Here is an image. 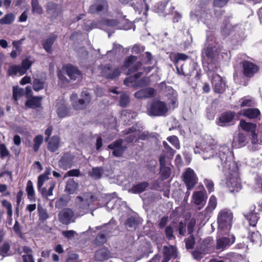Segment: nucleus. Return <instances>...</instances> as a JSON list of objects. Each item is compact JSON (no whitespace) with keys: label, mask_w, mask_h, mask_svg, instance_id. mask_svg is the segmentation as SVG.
<instances>
[{"label":"nucleus","mask_w":262,"mask_h":262,"mask_svg":"<svg viewBox=\"0 0 262 262\" xmlns=\"http://www.w3.org/2000/svg\"><path fill=\"white\" fill-rule=\"evenodd\" d=\"M212 64H209L208 66V74L211 72V84L214 93L216 94H223L225 92L226 88L228 87L226 81L223 79V77L220 75L215 73L217 70V67L215 66L212 68Z\"/></svg>","instance_id":"nucleus-3"},{"label":"nucleus","mask_w":262,"mask_h":262,"mask_svg":"<svg viewBox=\"0 0 262 262\" xmlns=\"http://www.w3.org/2000/svg\"><path fill=\"white\" fill-rule=\"evenodd\" d=\"M32 7V12L38 15H41L43 13L42 7L39 5L38 0H31V2Z\"/></svg>","instance_id":"nucleus-44"},{"label":"nucleus","mask_w":262,"mask_h":262,"mask_svg":"<svg viewBox=\"0 0 262 262\" xmlns=\"http://www.w3.org/2000/svg\"><path fill=\"white\" fill-rule=\"evenodd\" d=\"M18 73H19L20 75L25 74V72L23 71V68L20 66H11L8 69V73L9 75H16Z\"/></svg>","instance_id":"nucleus-47"},{"label":"nucleus","mask_w":262,"mask_h":262,"mask_svg":"<svg viewBox=\"0 0 262 262\" xmlns=\"http://www.w3.org/2000/svg\"><path fill=\"white\" fill-rule=\"evenodd\" d=\"M248 143V136L247 134L239 133L233 138V144L237 148L243 147Z\"/></svg>","instance_id":"nucleus-21"},{"label":"nucleus","mask_w":262,"mask_h":262,"mask_svg":"<svg viewBox=\"0 0 262 262\" xmlns=\"http://www.w3.org/2000/svg\"><path fill=\"white\" fill-rule=\"evenodd\" d=\"M238 115L243 116L250 120L260 119L261 113L259 110L257 108H248L243 109L238 112Z\"/></svg>","instance_id":"nucleus-14"},{"label":"nucleus","mask_w":262,"mask_h":262,"mask_svg":"<svg viewBox=\"0 0 262 262\" xmlns=\"http://www.w3.org/2000/svg\"><path fill=\"white\" fill-rule=\"evenodd\" d=\"M161 176L163 180L167 179L171 173V169L169 167L164 166L160 167Z\"/></svg>","instance_id":"nucleus-62"},{"label":"nucleus","mask_w":262,"mask_h":262,"mask_svg":"<svg viewBox=\"0 0 262 262\" xmlns=\"http://www.w3.org/2000/svg\"><path fill=\"white\" fill-rule=\"evenodd\" d=\"M204 194L202 191H196L193 192L192 198L194 203L197 205L202 204L204 201Z\"/></svg>","instance_id":"nucleus-45"},{"label":"nucleus","mask_w":262,"mask_h":262,"mask_svg":"<svg viewBox=\"0 0 262 262\" xmlns=\"http://www.w3.org/2000/svg\"><path fill=\"white\" fill-rule=\"evenodd\" d=\"M234 242V237L231 241L230 238L227 237H221L217 239L216 241V248L217 250H223L227 247L230 246Z\"/></svg>","instance_id":"nucleus-26"},{"label":"nucleus","mask_w":262,"mask_h":262,"mask_svg":"<svg viewBox=\"0 0 262 262\" xmlns=\"http://www.w3.org/2000/svg\"><path fill=\"white\" fill-rule=\"evenodd\" d=\"M241 64L243 75L249 78L253 77L259 70V68L257 64L250 61L244 60L242 62Z\"/></svg>","instance_id":"nucleus-7"},{"label":"nucleus","mask_w":262,"mask_h":262,"mask_svg":"<svg viewBox=\"0 0 262 262\" xmlns=\"http://www.w3.org/2000/svg\"><path fill=\"white\" fill-rule=\"evenodd\" d=\"M102 24L108 27H115L119 24V21L116 19L105 18L102 20Z\"/></svg>","instance_id":"nucleus-60"},{"label":"nucleus","mask_w":262,"mask_h":262,"mask_svg":"<svg viewBox=\"0 0 262 262\" xmlns=\"http://www.w3.org/2000/svg\"><path fill=\"white\" fill-rule=\"evenodd\" d=\"M125 225L129 228H136L139 225V221L138 218L132 216L127 219Z\"/></svg>","instance_id":"nucleus-46"},{"label":"nucleus","mask_w":262,"mask_h":262,"mask_svg":"<svg viewBox=\"0 0 262 262\" xmlns=\"http://www.w3.org/2000/svg\"><path fill=\"white\" fill-rule=\"evenodd\" d=\"M169 58L175 65L179 75H183L185 77L191 75L190 72L187 70L188 64L184 62L189 58L188 55L181 53H171Z\"/></svg>","instance_id":"nucleus-2"},{"label":"nucleus","mask_w":262,"mask_h":262,"mask_svg":"<svg viewBox=\"0 0 262 262\" xmlns=\"http://www.w3.org/2000/svg\"><path fill=\"white\" fill-rule=\"evenodd\" d=\"M183 181L185 184L187 189L191 190L197 184L198 178L194 170L188 168L182 174Z\"/></svg>","instance_id":"nucleus-5"},{"label":"nucleus","mask_w":262,"mask_h":262,"mask_svg":"<svg viewBox=\"0 0 262 262\" xmlns=\"http://www.w3.org/2000/svg\"><path fill=\"white\" fill-rule=\"evenodd\" d=\"M156 91L152 88L148 87L137 91L134 94V97L137 99L149 98L154 97Z\"/></svg>","instance_id":"nucleus-18"},{"label":"nucleus","mask_w":262,"mask_h":262,"mask_svg":"<svg viewBox=\"0 0 262 262\" xmlns=\"http://www.w3.org/2000/svg\"><path fill=\"white\" fill-rule=\"evenodd\" d=\"M176 252V250L173 248H170L165 246L163 247V259L162 262H168L172 256H174L175 258L176 256L174 255Z\"/></svg>","instance_id":"nucleus-33"},{"label":"nucleus","mask_w":262,"mask_h":262,"mask_svg":"<svg viewBox=\"0 0 262 262\" xmlns=\"http://www.w3.org/2000/svg\"><path fill=\"white\" fill-rule=\"evenodd\" d=\"M198 20L202 21L210 28L211 25L212 15L210 8V4L207 0H201L194 13Z\"/></svg>","instance_id":"nucleus-1"},{"label":"nucleus","mask_w":262,"mask_h":262,"mask_svg":"<svg viewBox=\"0 0 262 262\" xmlns=\"http://www.w3.org/2000/svg\"><path fill=\"white\" fill-rule=\"evenodd\" d=\"M233 31V27L230 24L228 18L225 17L221 28V33L225 37L230 35Z\"/></svg>","instance_id":"nucleus-30"},{"label":"nucleus","mask_w":262,"mask_h":262,"mask_svg":"<svg viewBox=\"0 0 262 262\" xmlns=\"http://www.w3.org/2000/svg\"><path fill=\"white\" fill-rule=\"evenodd\" d=\"M203 54L208 59L212 61L215 57L214 48L212 47H207L204 50Z\"/></svg>","instance_id":"nucleus-56"},{"label":"nucleus","mask_w":262,"mask_h":262,"mask_svg":"<svg viewBox=\"0 0 262 262\" xmlns=\"http://www.w3.org/2000/svg\"><path fill=\"white\" fill-rule=\"evenodd\" d=\"M64 69L67 74L71 80H76L77 76L81 75L80 70L77 67H74L71 64H67L64 67Z\"/></svg>","instance_id":"nucleus-27"},{"label":"nucleus","mask_w":262,"mask_h":262,"mask_svg":"<svg viewBox=\"0 0 262 262\" xmlns=\"http://www.w3.org/2000/svg\"><path fill=\"white\" fill-rule=\"evenodd\" d=\"M149 184L148 182H142L134 185L129 190V192L134 194H139L145 191L148 187Z\"/></svg>","instance_id":"nucleus-31"},{"label":"nucleus","mask_w":262,"mask_h":262,"mask_svg":"<svg viewBox=\"0 0 262 262\" xmlns=\"http://www.w3.org/2000/svg\"><path fill=\"white\" fill-rule=\"evenodd\" d=\"M240 107H251L253 105V100L247 97H244L239 99Z\"/></svg>","instance_id":"nucleus-55"},{"label":"nucleus","mask_w":262,"mask_h":262,"mask_svg":"<svg viewBox=\"0 0 262 262\" xmlns=\"http://www.w3.org/2000/svg\"><path fill=\"white\" fill-rule=\"evenodd\" d=\"M1 203L2 206L7 209L8 216L11 217L12 215L13 211L11 203L6 200H4L2 201Z\"/></svg>","instance_id":"nucleus-63"},{"label":"nucleus","mask_w":262,"mask_h":262,"mask_svg":"<svg viewBox=\"0 0 262 262\" xmlns=\"http://www.w3.org/2000/svg\"><path fill=\"white\" fill-rule=\"evenodd\" d=\"M121 69L117 67L112 70V65L108 63L105 65L102 73L103 76L108 79H114L121 74Z\"/></svg>","instance_id":"nucleus-15"},{"label":"nucleus","mask_w":262,"mask_h":262,"mask_svg":"<svg viewBox=\"0 0 262 262\" xmlns=\"http://www.w3.org/2000/svg\"><path fill=\"white\" fill-rule=\"evenodd\" d=\"M37 211L39 221L42 223H44L50 216L47 210L41 206L40 204H38Z\"/></svg>","instance_id":"nucleus-38"},{"label":"nucleus","mask_w":262,"mask_h":262,"mask_svg":"<svg viewBox=\"0 0 262 262\" xmlns=\"http://www.w3.org/2000/svg\"><path fill=\"white\" fill-rule=\"evenodd\" d=\"M56 113L59 118H63L70 115V110L63 102H58L56 105Z\"/></svg>","instance_id":"nucleus-29"},{"label":"nucleus","mask_w":262,"mask_h":262,"mask_svg":"<svg viewBox=\"0 0 262 262\" xmlns=\"http://www.w3.org/2000/svg\"><path fill=\"white\" fill-rule=\"evenodd\" d=\"M49 179V178L48 177H46L42 174L39 175L38 177L37 188L38 190L42 194H44L46 190V187H42L43 183Z\"/></svg>","instance_id":"nucleus-42"},{"label":"nucleus","mask_w":262,"mask_h":262,"mask_svg":"<svg viewBox=\"0 0 262 262\" xmlns=\"http://www.w3.org/2000/svg\"><path fill=\"white\" fill-rule=\"evenodd\" d=\"M217 145H207L203 151L202 155L204 159L215 157L217 155Z\"/></svg>","instance_id":"nucleus-25"},{"label":"nucleus","mask_w":262,"mask_h":262,"mask_svg":"<svg viewBox=\"0 0 262 262\" xmlns=\"http://www.w3.org/2000/svg\"><path fill=\"white\" fill-rule=\"evenodd\" d=\"M229 150V148L226 145H217V155H215V158L220 159L221 164L226 163Z\"/></svg>","instance_id":"nucleus-24"},{"label":"nucleus","mask_w":262,"mask_h":262,"mask_svg":"<svg viewBox=\"0 0 262 262\" xmlns=\"http://www.w3.org/2000/svg\"><path fill=\"white\" fill-rule=\"evenodd\" d=\"M260 237V234L258 231H249L248 238L252 243L256 242Z\"/></svg>","instance_id":"nucleus-59"},{"label":"nucleus","mask_w":262,"mask_h":262,"mask_svg":"<svg viewBox=\"0 0 262 262\" xmlns=\"http://www.w3.org/2000/svg\"><path fill=\"white\" fill-rule=\"evenodd\" d=\"M108 4L107 0H95L93 4L91 5L88 9V12L92 14H100L107 11Z\"/></svg>","instance_id":"nucleus-8"},{"label":"nucleus","mask_w":262,"mask_h":262,"mask_svg":"<svg viewBox=\"0 0 262 262\" xmlns=\"http://www.w3.org/2000/svg\"><path fill=\"white\" fill-rule=\"evenodd\" d=\"M10 249V245L8 241H5L2 246H0V255L3 257L8 255Z\"/></svg>","instance_id":"nucleus-57"},{"label":"nucleus","mask_w":262,"mask_h":262,"mask_svg":"<svg viewBox=\"0 0 262 262\" xmlns=\"http://www.w3.org/2000/svg\"><path fill=\"white\" fill-rule=\"evenodd\" d=\"M74 216V212L70 208H64L59 211L58 216L61 223L68 225Z\"/></svg>","instance_id":"nucleus-17"},{"label":"nucleus","mask_w":262,"mask_h":262,"mask_svg":"<svg viewBox=\"0 0 262 262\" xmlns=\"http://www.w3.org/2000/svg\"><path fill=\"white\" fill-rule=\"evenodd\" d=\"M14 15L10 13L6 14L3 18L0 19V24L2 25L12 24L14 20Z\"/></svg>","instance_id":"nucleus-52"},{"label":"nucleus","mask_w":262,"mask_h":262,"mask_svg":"<svg viewBox=\"0 0 262 262\" xmlns=\"http://www.w3.org/2000/svg\"><path fill=\"white\" fill-rule=\"evenodd\" d=\"M10 155L9 150L7 149L4 143H0V157L1 159H4Z\"/></svg>","instance_id":"nucleus-61"},{"label":"nucleus","mask_w":262,"mask_h":262,"mask_svg":"<svg viewBox=\"0 0 262 262\" xmlns=\"http://www.w3.org/2000/svg\"><path fill=\"white\" fill-rule=\"evenodd\" d=\"M217 206V199L214 195H211L209 198L208 205L205 209L206 214H210L215 209Z\"/></svg>","instance_id":"nucleus-36"},{"label":"nucleus","mask_w":262,"mask_h":262,"mask_svg":"<svg viewBox=\"0 0 262 262\" xmlns=\"http://www.w3.org/2000/svg\"><path fill=\"white\" fill-rule=\"evenodd\" d=\"M74 156L70 152L63 154L59 161V167L64 170L71 168L73 165Z\"/></svg>","instance_id":"nucleus-16"},{"label":"nucleus","mask_w":262,"mask_h":262,"mask_svg":"<svg viewBox=\"0 0 262 262\" xmlns=\"http://www.w3.org/2000/svg\"><path fill=\"white\" fill-rule=\"evenodd\" d=\"M129 96L126 93H122L120 96L119 105L122 108L126 107L129 104Z\"/></svg>","instance_id":"nucleus-50"},{"label":"nucleus","mask_w":262,"mask_h":262,"mask_svg":"<svg viewBox=\"0 0 262 262\" xmlns=\"http://www.w3.org/2000/svg\"><path fill=\"white\" fill-rule=\"evenodd\" d=\"M123 140L119 139L109 144L107 148L113 150L112 155L115 157H121L123 156L125 150L126 148L125 146H123Z\"/></svg>","instance_id":"nucleus-11"},{"label":"nucleus","mask_w":262,"mask_h":262,"mask_svg":"<svg viewBox=\"0 0 262 262\" xmlns=\"http://www.w3.org/2000/svg\"><path fill=\"white\" fill-rule=\"evenodd\" d=\"M85 99H80L73 103V107L75 110H81L86 108L91 101V96L89 93L85 94Z\"/></svg>","instance_id":"nucleus-22"},{"label":"nucleus","mask_w":262,"mask_h":262,"mask_svg":"<svg viewBox=\"0 0 262 262\" xmlns=\"http://www.w3.org/2000/svg\"><path fill=\"white\" fill-rule=\"evenodd\" d=\"M59 144L60 138L58 136H53L48 143V149L50 151L54 152L58 149Z\"/></svg>","instance_id":"nucleus-32"},{"label":"nucleus","mask_w":262,"mask_h":262,"mask_svg":"<svg viewBox=\"0 0 262 262\" xmlns=\"http://www.w3.org/2000/svg\"><path fill=\"white\" fill-rule=\"evenodd\" d=\"M57 37V35H53L52 37L47 38L42 42V47L47 53L49 54H51L52 53V46L53 45Z\"/></svg>","instance_id":"nucleus-35"},{"label":"nucleus","mask_w":262,"mask_h":262,"mask_svg":"<svg viewBox=\"0 0 262 262\" xmlns=\"http://www.w3.org/2000/svg\"><path fill=\"white\" fill-rule=\"evenodd\" d=\"M206 254L199 247L192 252L193 257L196 260H200L203 258V255Z\"/></svg>","instance_id":"nucleus-64"},{"label":"nucleus","mask_w":262,"mask_h":262,"mask_svg":"<svg viewBox=\"0 0 262 262\" xmlns=\"http://www.w3.org/2000/svg\"><path fill=\"white\" fill-rule=\"evenodd\" d=\"M147 113L150 116H164L168 111L164 101L155 100L151 101L147 107Z\"/></svg>","instance_id":"nucleus-4"},{"label":"nucleus","mask_w":262,"mask_h":262,"mask_svg":"<svg viewBox=\"0 0 262 262\" xmlns=\"http://www.w3.org/2000/svg\"><path fill=\"white\" fill-rule=\"evenodd\" d=\"M137 57L134 55H129L127 56L124 60L122 65V68L129 69L131 66L136 62Z\"/></svg>","instance_id":"nucleus-48"},{"label":"nucleus","mask_w":262,"mask_h":262,"mask_svg":"<svg viewBox=\"0 0 262 262\" xmlns=\"http://www.w3.org/2000/svg\"><path fill=\"white\" fill-rule=\"evenodd\" d=\"M213 239L212 237H206L200 244L199 248L206 254L211 253L213 250Z\"/></svg>","instance_id":"nucleus-23"},{"label":"nucleus","mask_w":262,"mask_h":262,"mask_svg":"<svg viewBox=\"0 0 262 262\" xmlns=\"http://www.w3.org/2000/svg\"><path fill=\"white\" fill-rule=\"evenodd\" d=\"M103 173V168L101 167H94L89 173V175L93 178L97 180L102 177Z\"/></svg>","instance_id":"nucleus-43"},{"label":"nucleus","mask_w":262,"mask_h":262,"mask_svg":"<svg viewBox=\"0 0 262 262\" xmlns=\"http://www.w3.org/2000/svg\"><path fill=\"white\" fill-rule=\"evenodd\" d=\"M23 250L26 254L22 256L23 262H33L32 249L27 246H25L23 247Z\"/></svg>","instance_id":"nucleus-39"},{"label":"nucleus","mask_w":262,"mask_h":262,"mask_svg":"<svg viewBox=\"0 0 262 262\" xmlns=\"http://www.w3.org/2000/svg\"><path fill=\"white\" fill-rule=\"evenodd\" d=\"M42 97L41 96H32L25 102V105L28 108H36L41 105Z\"/></svg>","instance_id":"nucleus-28"},{"label":"nucleus","mask_w":262,"mask_h":262,"mask_svg":"<svg viewBox=\"0 0 262 262\" xmlns=\"http://www.w3.org/2000/svg\"><path fill=\"white\" fill-rule=\"evenodd\" d=\"M168 3V1L164 0V1L157 3L155 5V9L156 12L158 13H164Z\"/></svg>","instance_id":"nucleus-53"},{"label":"nucleus","mask_w":262,"mask_h":262,"mask_svg":"<svg viewBox=\"0 0 262 262\" xmlns=\"http://www.w3.org/2000/svg\"><path fill=\"white\" fill-rule=\"evenodd\" d=\"M111 257V252L107 248L102 247L95 251V260L97 261H103L109 259Z\"/></svg>","instance_id":"nucleus-19"},{"label":"nucleus","mask_w":262,"mask_h":262,"mask_svg":"<svg viewBox=\"0 0 262 262\" xmlns=\"http://www.w3.org/2000/svg\"><path fill=\"white\" fill-rule=\"evenodd\" d=\"M45 82L40 79L35 78L33 81V89L38 92L44 88Z\"/></svg>","instance_id":"nucleus-54"},{"label":"nucleus","mask_w":262,"mask_h":262,"mask_svg":"<svg viewBox=\"0 0 262 262\" xmlns=\"http://www.w3.org/2000/svg\"><path fill=\"white\" fill-rule=\"evenodd\" d=\"M78 188V183L74 179H69L66 183L65 190L69 194H73Z\"/></svg>","instance_id":"nucleus-37"},{"label":"nucleus","mask_w":262,"mask_h":262,"mask_svg":"<svg viewBox=\"0 0 262 262\" xmlns=\"http://www.w3.org/2000/svg\"><path fill=\"white\" fill-rule=\"evenodd\" d=\"M43 136L41 135H37L34 139V145L33 146V150L35 152H37L43 142Z\"/></svg>","instance_id":"nucleus-51"},{"label":"nucleus","mask_w":262,"mask_h":262,"mask_svg":"<svg viewBox=\"0 0 262 262\" xmlns=\"http://www.w3.org/2000/svg\"><path fill=\"white\" fill-rule=\"evenodd\" d=\"M241 128L246 132H251L253 135H255L256 125L252 122H247L245 120L242 119L239 122Z\"/></svg>","instance_id":"nucleus-34"},{"label":"nucleus","mask_w":262,"mask_h":262,"mask_svg":"<svg viewBox=\"0 0 262 262\" xmlns=\"http://www.w3.org/2000/svg\"><path fill=\"white\" fill-rule=\"evenodd\" d=\"M235 113L233 111H228L222 113L216 120L217 125L220 126H226L230 124L233 120Z\"/></svg>","instance_id":"nucleus-12"},{"label":"nucleus","mask_w":262,"mask_h":262,"mask_svg":"<svg viewBox=\"0 0 262 262\" xmlns=\"http://www.w3.org/2000/svg\"><path fill=\"white\" fill-rule=\"evenodd\" d=\"M186 248L187 250L192 249L195 243L194 236L190 234L188 237L185 239Z\"/></svg>","instance_id":"nucleus-58"},{"label":"nucleus","mask_w":262,"mask_h":262,"mask_svg":"<svg viewBox=\"0 0 262 262\" xmlns=\"http://www.w3.org/2000/svg\"><path fill=\"white\" fill-rule=\"evenodd\" d=\"M25 95V90L17 86L13 88V98L17 101L21 97Z\"/></svg>","instance_id":"nucleus-49"},{"label":"nucleus","mask_w":262,"mask_h":262,"mask_svg":"<svg viewBox=\"0 0 262 262\" xmlns=\"http://www.w3.org/2000/svg\"><path fill=\"white\" fill-rule=\"evenodd\" d=\"M142 66V63L139 61L136 62L134 64L129 68L126 75L129 76L127 77L123 81V84L126 86H128L130 83L136 82V80L132 75L133 73L137 72Z\"/></svg>","instance_id":"nucleus-13"},{"label":"nucleus","mask_w":262,"mask_h":262,"mask_svg":"<svg viewBox=\"0 0 262 262\" xmlns=\"http://www.w3.org/2000/svg\"><path fill=\"white\" fill-rule=\"evenodd\" d=\"M103 230L99 232L94 240V245L100 246L105 243L107 241V236H109L112 232V229L110 228L108 224L104 225L103 226H97L96 229Z\"/></svg>","instance_id":"nucleus-6"},{"label":"nucleus","mask_w":262,"mask_h":262,"mask_svg":"<svg viewBox=\"0 0 262 262\" xmlns=\"http://www.w3.org/2000/svg\"><path fill=\"white\" fill-rule=\"evenodd\" d=\"M227 186L231 193L238 192L242 188L240 180L237 178H230L227 182Z\"/></svg>","instance_id":"nucleus-20"},{"label":"nucleus","mask_w":262,"mask_h":262,"mask_svg":"<svg viewBox=\"0 0 262 262\" xmlns=\"http://www.w3.org/2000/svg\"><path fill=\"white\" fill-rule=\"evenodd\" d=\"M256 206L251 205L248 212L243 213V215L249 223L250 226L255 227L258 221L260 219L259 214L256 212Z\"/></svg>","instance_id":"nucleus-9"},{"label":"nucleus","mask_w":262,"mask_h":262,"mask_svg":"<svg viewBox=\"0 0 262 262\" xmlns=\"http://www.w3.org/2000/svg\"><path fill=\"white\" fill-rule=\"evenodd\" d=\"M26 191L27 193L28 199L31 201H35V191L33 183L31 180L27 182Z\"/></svg>","instance_id":"nucleus-41"},{"label":"nucleus","mask_w":262,"mask_h":262,"mask_svg":"<svg viewBox=\"0 0 262 262\" xmlns=\"http://www.w3.org/2000/svg\"><path fill=\"white\" fill-rule=\"evenodd\" d=\"M233 219V213L229 209H222L217 215V222L220 225L227 226L230 225Z\"/></svg>","instance_id":"nucleus-10"},{"label":"nucleus","mask_w":262,"mask_h":262,"mask_svg":"<svg viewBox=\"0 0 262 262\" xmlns=\"http://www.w3.org/2000/svg\"><path fill=\"white\" fill-rule=\"evenodd\" d=\"M47 12L51 15L52 19H55L57 17L58 14L57 12V5L53 3H49L46 6Z\"/></svg>","instance_id":"nucleus-40"}]
</instances>
